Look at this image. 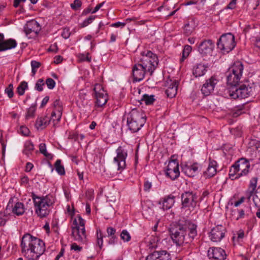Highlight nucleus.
Here are the masks:
<instances>
[{
	"instance_id": "45",
	"label": "nucleus",
	"mask_w": 260,
	"mask_h": 260,
	"mask_svg": "<svg viewBox=\"0 0 260 260\" xmlns=\"http://www.w3.org/2000/svg\"><path fill=\"white\" fill-rule=\"evenodd\" d=\"M182 172L184 173L186 176L188 177H193V174L191 172V169L189 166H185L182 167Z\"/></svg>"
},
{
	"instance_id": "34",
	"label": "nucleus",
	"mask_w": 260,
	"mask_h": 260,
	"mask_svg": "<svg viewBox=\"0 0 260 260\" xmlns=\"http://www.w3.org/2000/svg\"><path fill=\"white\" fill-rule=\"evenodd\" d=\"M28 88L27 83L25 81H22L17 88V92L20 95L24 94L25 90Z\"/></svg>"
},
{
	"instance_id": "49",
	"label": "nucleus",
	"mask_w": 260,
	"mask_h": 260,
	"mask_svg": "<svg viewBox=\"0 0 260 260\" xmlns=\"http://www.w3.org/2000/svg\"><path fill=\"white\" fill-rule=\"evenodd\" d=\"M193 29L191 26H190L189 23H187L184 25V34L188 36H189L192 32Z\"/></svg>"
},
{
	"instance_id": "55",
	"label": "nucleus",
	"mask_w": 260,
	"mask_h": 260,
	"mask_svg": "<svg viewBox=\"0 0 260 260\" xmlns=\"http://www.w3.org/2000/svg\"><path fill=\"white\" fill-rule=\"evenodd\" d=\"M237 0H232L226 7V9H234L236 7Z\"/></svg>"
},
{
	"instance_id": "48",
	"label": "nucleus",
	"mask_w": 260,
	"mask_h": 260,
	"mask_svg": "<svg viewBox=\"0 0 260 260\" xmlns=\"http://www.w3.org/2000/svg\"><path fill=\"white\" fill-rule=\"evenodd\" d=\"M82 6V2L80 0H74V3L71 4V7L74 10L79 9Z\"/></svg>"
},
{
	"instance_id": "25",
	"label": "nucleus",
	"mask_w": 260,
	"mask_h": 260,
	"mask_svg": "<svg viewBox=\"0 0 260 260\" xmlns=\"http://www.w3.org/2000/svg\"><path fill=\"white\" fill-rule=\"evenodd\" d=\"M50 120L47 116L38 117L36 121V127L38 129L44 128L49 124Z\"/></svg>"
},
{
	"instance_id": "9",
	"label": "nucleus",
	"mask_w": 260,
	"mask_h": 260,
	"mask_svg": "<svg viewBox=\"0 0 260 260\" xmlns=\"http://www.w3.org/2000/svg\"><path fill=\"white\" fill-rule=\"evenodd\" d=\"M181 198L183 207L194 208L196 207L198 200V196L196 192L189 191H185L182 193Z\"/></svg>"
},
{
	"instance_id": "23",
	"label": "nucleus",
	"mask_w": 260,
	"mask_h": 260,
	"mask_svg": "<svg viewBox=\"0 0 260 260\" xmlns=\"http://www.w3.org/2000/svg\"><path fill=\"white\" fill-rule=\"evenodd\" d=\"M168 84V87L166 90V93L168 97L173 98L177 94L178 82L176 80L174 81L171 80L170 83Z\"/></svg>"
},
{
	"instance_id": "17",
	"label": "nucleus",
	"mask_w": 260,
	"mask_h": 260,
	"mask_svg": "<svg viewBox=\"0 0 260 260\" xmlns=\"http://www.w3.org/2000/svg\"><path fill=\"white\" fill-rule=\"evenodd\" d=\"M208 256L211 260H224L226 254L222 248L212 247L208 250Z\"/></svg>"
},
{
	"instance_id": "14",
	"label": "nucleus",
	"mask_w": 260,
	"mask_h": 260,
	"mask_svg": "<svg viewBox=\"0 0 260 260\" xmlns=\"http://www.w3.org/2000/svg\"><path fill=\"white\" fill-rule=\"evenodd\" d=\"M214 47V43L211 40L202 41L198 47V51L203 57L211 56Z\"/></svg>"
},
{
	"instance_id": "54",
	"label": "nucleus",
	"mask_w": 260,
	"mask_h": 260,
	"mask_svg": "<svg viewBox=\"0 0 260 260\" xmlns=\"http://www.w3.org/2000/svg\"><path fill=\"white\" fill-rule=\"evenodd\" d=\"M151 186H152L151 182H149L148 181H146L144 182V190L145 191H149L150 189L151 188Z\"/></svg>"
},
{
	"instance_id": "53",
	"label": "nucleus",
	"mask_w": 260,
	"mask_h": 260,
	"mask_svg": "<svg viewBox=\"0 0 260 260\" xmlns=\"http://www.w3.org/2000/svg\"><path fill=\"white\" fill-rule=\"evenodd\" d=\"M107 233L108 237L113 236L115 235L116 230L112 227H108L107 229Z\"/></svg>"
},
{
	"instance_id": "26",
	"label": "nucleus",
	"mask_w": 260,
	"mask_h": 260,
	"mask_svg": "<svg viewBox=\"0 0 260 260\" xmlns=\"http://www.w3.org/2000/svg\"><path fill=\"white\" fill-rule=\"evenodd\" d=\"M175 197L170 194L164 199L162 203V208L164 210H167L170 209L175 203Z\"/></svg>"
},
{
	"instance_id": "36",
	"label": "nucleus",
	"mask_w": 260,
	"mask_h": 260,
	"mask_svg": "<svg viewBox=\"0 0 260 260\" xmlns=\"http://www.w3.org/2000/svg\"><path fill=\"white\" fill-rule=\"evenodd\" d=\"M55 170L60 175L65 174V171L63 166L61 165V160L57 159L55 164Z\"/></svg>"
},
{
	"instance_id": "60",
	"label": "nucleus",
	"mask_w": 260,
	"mask_h": 260,
	"mask_svg": "<svg viewBox=\"0 0 260 260\" xmlns=\"http://www.w3.org/2000/svg\"><path fill=\"white\" fill-rule=\"evenodd\" d=\"M110 238L109 241V243L110 244H114L117 242V237L116 235H114L113 236H110Z\"/></svg>"
},
{
	"instance_id": "30",
	"label": "nucleus",
	"mask_w": 260,
	"mask_h": 260,
	"mask_svg": "<svg viewBox=\"0 0 260 260\" xmlns=\"http://www.w3.org/2000/svg\"><path fill=\"white\" fill-rule=\"evenodd\" d=\"M257 177H253L250 180L249 185V193L250 196H252V194L256 192L255 189L257 186Z\"/></svg>"
},
{
	"instance_id": "13",
	"label": "nucleus",
	"mask_w": 260,
	"mask_h": 260,
	"mask_svg": "<svg viewBox=\"0 0 260 260\" xmlns=\"http://www.w3.org/2000/svg\"><path fill=\"white\" fill-rule=\"evenodd\" d=\"M72 237L75 240L79 242H83L86 239V232L85 228L80 229L78 225L77 219H75L72 226Z\"/></svg>"
},
{
	"instance_id": "62",
	"label": "nucleus",
	"mask_w": 260,
	"mask_h": 260,
	"mask_svg": "<svg viewBox=\"0 0 260 260\" xmlns=\"http://www.w3.org/2000/svg\"><path fill=\"white\" fill-rule=\"evenodd\" d=\"M51 119L53 121L56 120L59 121L60 120L57 119V111H53L51 113Z\"/></svg>"
},
{
	"instance_id": "35",
	"label": "nucleus",
	"mask_w": 260,
	"mask_h": 260,
	"mask_svg": "<svg viewBox=\"0 0 260 260\" xmlns=\"http://www.w3.org/2000/svg\"><path fill=\"white\" fill-rule=\"evenodd\" d=\"M36 111V104L32 105L27 109V113L25 115V118L28 119L30 118H33L35 116Z\"/></svg>"
},
{
	"instance_id": "11",
	"label": "nucleus",
	"mask_w": 260,
	"mask_h": 260,
	"mask_svg": "<svg viewBox=\"0 0 260 260\" xmlns=\"http://www.w3.org/2000/svg\"><path fill=\"white\" fill-rule=\"evenodd\" d=\"M117 156L114 158V163L117 166L118 170H123L126 166L125 159L127 157V151L121 146L116 149Z\"/></svg>"
},
{
	"instance_id": "1",
	"label": "nucleus",
	"mask_w": 260,
	"mask_h": 260,
	"mask_svg": "<svg viewBox=\"0 0 260 260\" xmlns=\"http://www.w3.org/2000/svg\"><path fill=\"white\" fill-rule=\"evenodd\" d=\"M169 232L173 241L178 246L191 242L197 235V225L189 220L171 225Z\"/></svg>"
},
{
	"instance_id": "41",
	"label": "nucleus",
	"mask_w": 260,
	"mask_h": 260,
	"mask_svg": "<svg viewBox=\"0 0 260 260\" xmlns=\"http://www.w3.org/2000/svg\"><path fill=\"white\" fill-rule=\"evenodd\" d=\"M179 169V165L176 160H172L169 161L167 168L166 170H173L176 169L177 170Z\"/></svg>"
},
{
	"instance_id": "28",
	"label": "nucleus",
	"mask_w": 260,
	"mask_h": 260,
	"mask_svg": "<svg viewBox=\"0 0 260 260\" xmlns=\"http://www.w3.org/2000/svg\"><path fill=\"white\" fill-rule=\"evenodd\" d=\"M165 174L166 175L170 178L171 180H174L179 176L180 172L179 169H177V170L176 169L166 170Z\"/></svg>"
},
{
	"instance_id": "59",
	"label": "nucleus",
	"mask_w": 260,
	"mask_h": 260,
	"mask_svg": "<svg viewBox=\"0 0 260 260\" xmlns=\"http://www.w3.org/2000/svg\"><path fill=\"white\" fill-rule=\"evenodd\" d=\"M77 221L78 225L80 226V229L85 228V221L81 216L78 217Z\"/></svg>"
},
{
	"instance_id": "61",
	"label": "nucleus",
	"mask_w": 260,
	"mask_h": 260,
	"mask_svg": "<svg viewBox=\"0 0 260 260\" xmlns=\"http://www.w3.org/2000/svg\"><path fill=\"white\" fill-rule=\"evenodd\" d=\"M57 50V46L56 43H54V44L51 45L48 49V51L54 52H56Z\"/></svg>"
},
{
	"instance_id": "56",
	"label": "nucleus",
	"mask_w": 260,
	"mask_h": 260,
	"mask_svg": "<svg viewBox=\"0 0 260 260\" xmlns=\"http://www.w3.org/2000/svg\"><path fill=\"white\" fill-rule=\"evenodd\" d=\"M189 167L191 169V172L193 173V176H194L196 173L198 171L199 169L198 164L197 163H194L193 165L189 166Z\"/></svg>"
},
{
	"instance_id": "50",
	"label": "nucleus",
	"mask_w": 260,
	"mask_h": 260,
	"mask_svg": "<svg viewBox=\"0 0 260 260\" xmlns=\"http://www.w3.org/2000/svg\"><path fill=\"white\" fill-rule=\"evenodd\" d=\"M71 35L70 29L68 28H64L61 32V36L65 39H68Z\"/></svg>"
},
{
	"instance_id": "37",
	"label": "nucleus",
	"mask_w": 260,
	"mask_h": 260,
	"mask_svg": "<svg viewBox=\"0 0 260 260\" xmlns=\"http://www.w3.org/2000/svg\"><path fill=\"white\" fill-rule=\"evenodd\" d=\"M191 47L189 45H185L184 49L182 51V57L181 59V61H183L184 58H186L189 54L191 51Z\"/></svg>"
},
{
	"instance_id": "8",
	"label": "nucleus",
	"mask_w": 260,
	"mask_h": 260,
	"mask_svg": "<svg viewBox=\"0 0 260 260\" xmlns=\"http://www.w3.org/2000/svg\"><path fill=\"white\" fill-rule=\"evenodd\" d=\"M217 45L223 53H229L236 45L234 35L231 33L222 35L218 40Z\"/></svg>"
},
{
	"instance_id": "7",
	"label": "nucleus",
	"mask_w": 260,
	"mask_h": 260,
	"mask_svg": "<svg viewBox=\"0 0 260 260\" xmlns=\"http://www.w3.org/2000/svg\"><path fill=\"white\" fill-rule=\"evenodd\" d=\"M243 67L242 63L238 62L231 68L227 73V83L230 85L229 88L237 86L242 74Z\"/></svg>"
},
{
	"instance_id": "16",
	"label": "nucleus",
	"mask_w": 260,
	"mask_h": 260,
	"mask_svg": "<svg viewBox=\"0 0 260 260\" xmlns=\"http://www.w3.org/2000/svg\"><path fill=\"white\" fill-rule=\"evenodd\" d=\"M218 82V80L215 76H213L209 79L206 81V82L203 85L201 91L205 96L209 95L213 91L215 85Z\"/></svg>"
},
{
	"instance_id": "47",
	"label": "nucleus",
	"mask_w": 260,
	"mask_h": 260,
	"mask_svg": "<svg viewBox=\"0 0 260 260\" xmlns=\"http://www.w3.org/2000/svg\"><path fill=\"white\" fill-rule=\"evenodd\" d=\"M46 84L49 89H52L55 86V82L53 79L48 78L46 80Z\"/></svg>"
},
{
	"instance_id": "6",
	"label": "nucleus",
	"mask_w": 260,
	"mask_h": 260,
	"mask_svg": "<svg viewBox=\"0 0 260 260\" xmlns=\"http://www.w3.org/2000/svg\"><path fill=\"white\" fill-rule=\"evenodd\" d=\"M227 92L231 98L245 99L253 94L254 88L252 87L246 86L244 84L240 85L239 87H232V88H228Z\"/></svg>"
},
{
	"instance_id": "52",
	"label": "nucleus",
	"mask_w": 260,
	"mask_h": 260,
	"mask_svg": "<svg viewBox=\"0 0 260 260\" xmlns=\"http://www.w3.org/2000/svg\"><path fill=\"white\" fill-rule=\"evenodd\" d=\"M7 217L2 212H0V226H4L7 222Z\"/></svg>"
},
{
	"instance_id": "29",
	"label": "nucleus",
	"mask_w": 260,
	"mask_h": 260,
	"mask_svg": "<svg viewBox=\"0 0 260 260\" xmlns=\"http://www.w3.org/2000/svg\"><path fill=\"white\" fill-rule=\"evenodd\" d=\"M53 106L56 111H57V119L60 120L62 115V105L59 100H56L53 103Z\"/></svg>"
},
{
	"instance_id": "33",
	"label": "nucleus",
	"mask_w": 260,
	"mask_h": 260,
	"mask_svg": "<svg viewBox=\"0 0 260 260\" xmlns=\"http://www.w3.org/2000/svg\"><path fill=\"white\" fill-rule=\"evenodd\" d=\"M239 171H238L237 168L235 167V164H234L230 168L229 171V176L232 180H235L239 179L240 177H237L238 174L239 173Z\"/></svg>"
},
{
	"instance_id": "46",
	"label": "nucleus",
	"mask_w": 260,
	"mask_h": 260,
	"mask_svg": "<svg viewBox=\"0 0 260 260\" xmlns=\"http://www.w3.org/2000/svg\"><path fill=\"white\" fill-rule=\"evenodd\" d=\"M95 18V16H90L88 18L86 19L81 24V27H84L90 24Z\"/></svg>"
},
{
	"instance_id": "21",
	"label": "nucleus",
	"mask_w": 260,
	"mask_h": 260,
	"mask_svg": "<svg viewBox=\"0 0 260 260\" xmlns=\"http://www.w3.org/2000/svg\"><path fill=\"white\" fill-rule=\"evenodd\" d=\"M17 46V42L15 40L10 39L4 40V36L3 34H0V51L15 48Z\"/></svg>"
},
{
	"instance_id": "58",
	"label": "nucleus",
	"mask_w": 260,
	"mask_h": 260,
	"mask_svg": "<svg viewBox=\"0 0 260 260\" xmlns=\"http://www.w3.org/2000/svg\"><path fill=\"white\" fill-rule=\"evenodd\" d=\"M242 109H238L235 111H233L231 114L232 115L233 117H238V116L240 115L241 114H242Z\"/></svg>"
},
{
	"instance_id": "27",
	"label": "nucleus",
	"mask_w": 260,
	"mask_h": 260,
	"mask_svg": "<svg viewBox=\"0 0 260 260\" xmlns=\"http://www.w3.org/2000/svg\"><path fill=\"white\" fill-rule=\"evenodd\" d=\"M12 211L13 213L18 216L22 215L24 213L23 204L20 202L16 203Z\"/></svg>"
},
{
	"instance_id": "63",
	"label": "nucleus",
	"mask_w": 260,
	"mask_h": 260,
	"mask_svg": "<svg viewBox=\"0 0 260 260\" xmlns=\"http://www.w3.org/2000/svg\"><path fill=\"white\" fill-rule=\"evenodd\" d=\"M33 167L34 165L31 163L27 162L25 167V171L27 172H30Z\"/></svg>"
},
{
	"instance_id": "19",
	"label": "nucleus",
	"mask_w": 260,
	"mask_h": 260,
	"mask_svg": "<svg viewBox=\"0 0 260 260\" xmlns=\"http://www.w3.org/2000/svg\"><path fill=\"white\" fill-rule=\"evenodd\" d=\"M144 68L143 65L139 63L135 64L133 67L132 72L134 81L140 82L144 79L146 73L148 72Z\"/></svg>"
},
{
	"instance_id": "39",
	"label": "nucleus",
	"mask_w": 260,
	"mask_h": 260,
	"mask_svg": "<svg viewBox=\"0 0 260 260\" xmlns=\"http://www.w3.org/2000/svg\"><path fill=\"white\" fill-rule=\"evenodd\" d=\"M97 234V245L99 246L100 249L102 248L103 243V236L102 233L100 230H98L96 231Z\"/></svg>"
},
{
	"instance_id": "44",
	"label": "nucleus",
	"mask_w": 260,
	"mask_h": 260,
	"mask_svg": "<svg viewBox=\"0 0 260 260\" xmlns=\"http://www.w3.org/2000/svg\"><path fill=\"white\" fill-rule=\"evenodd\" d=\"M5 91L9 98H12L14 95L13 84L12 83L10 84L8 87L5 89Z\"/></svg>"
},
{
	"instance_id": "31",
	"label": "nucleus",
	"mask_w": 260,
	"mask_h": 260,
	"mask_svg": "<svg viewBox=\"0 0 260 260\" xmlns=\"http://www.w3.org/2000/svg\"><path fill=\"white\" fill-rule=\"evenodd\" d=\"M34 149V146L33 144L31 142L28 141L25 143L24 149L23 152L24 154L28 156Z\"/></svg>"
},
{
	"instance_id": "51",
	"label": "nucleus",
	"mask_w": 260,
	"mask_h": 260,
	"mask_svg": "<svg viewBox=\"0 0 260 260\" xmlns=\"http://www.w3.org/2000/svg\"><path fill=\"white\" fill-rule=\"evenodd\" d=\"M20 132L23 136H27L29 135L30 131L27 127L21 126L20 128Z\"/></svg>"
},
{
	"instance_id": "64",
	"label": "nucleus",
	"mask_w": 260,
	"mask_h": 260,
	"mask_svg": "<svg viewBox=\"0 0 260 260\" xmlns=\"http://www.w3.org/2000/svg\"><path fill=\"white\" fill-rule=\"evenodd\" d=\"M49 98L48 96H46L42 100L40 107L43 108L48 102Z\"/></svg>"
},
{
	"instance_id": "38",
	"label": "nucleus",
	"mask_w": 260,
	"mask_h": 260,
	"mask_svg": "<svg viewBox=\"0 0 260 260\" xmlns=\"http://www.w3.org/2000/svg\"><path fill=\"white\" fill-rule=\"evenodd\" d=\"M39 150L41 153L44 154V156H45L46 157L48 158H52V155L50 153H48L47 152L46 148V145L45 143H41L39 145Z\"/></svg>"
},
{
	"instance_id": "12",
	"label": "nucleus",
	"mask_w": 260,
	"mask_h": 260,
	"mask_svg": "<svg viewBox=\"0 0 260 260\" xmlns=\"http://www.w3.org/2000/svg\"><path fill=\"white\" fill-rule=\"evenodd\" d=\"M41 29L40 25L35 20L28 21L24 27L25 33L29 38L36 37Z\"/></svg>"
},
{
	"instance_id": "5",
	"label": "nucleus",
	"mask_w": 260,
	"mask_h": 260,
	"mask_svg": "<svg viewBox=\"0 0 260 260\" xmlns=\"http://www.w3.org/2000/svg\"><path fill=\"white\" fill-rule=\"evenodd\" d=\"M142 57L140 59L139 64L143 65L144 68L152 75L158 64V58L157 56L150 51H148L144 55L142 53Z\"/></svg>"
},
{
	"instance_id": "2",
	"label": "nucleus",
	"mask_w": 260,
	"mask_h": 260,
	"mask_svg": "<svg viewBox=\"0 0 260 260\" xmlns=\"http://www.w3.org/2000/svg\"><path fill=\"white\" fill-rule=\"evenodd\" d=\"M20 247L23 256L30 260L38 259L45 250L44 242L28 233L22 237Z\"/></svg>"
},
{
	"instance_id": "42",
	"label": "nucleus",
	"mask_w": 260,
	"mask_h": 260,
	"mask_svg": "<svg viewBox=\"0 0 260 260\" xmlns=\"http://www.w3.org/2000/svg\"><path fill=\"white\" fill-rule=\"evenodd\" d=\"M120 238L124 242H128L131 238V237L128 232L124 230L122 231L120 234Z\"/></svg>"
},
{
	"instance_id": "40",
	"label": "nucleus",
	"mask_w": 260,
	"mask_h": 260,
	"mask_svg": "<svg viewBox=\"0 0 260 260\" xmlns=\"http://www.w3.org/2000/svg\"><path fill=\"white\" fill-rule=\"evenodd\" d=\"M31 66L32 76H34L37 72V69L41 66V63L36 60H32Z\"/></svg>"
},
{
	"instance_id": "10",
	"label": "nucleus",
	"mask_w": 260,
	"mask_h": 260,
	"mask_svg": "<svg viewBox=\"0 0 260 260\" xmlns=\"http://www.w3.org/2000/svg\"><path fill=\"white\" fill-rule=\"evenodd\" d=\"M93 90L95 93L96 106L102 107L105 105L108 101V96L102 86L100 84H95Z\"/></svg>"
},
{
	"instance_id": "22",
	"label": "nucleus",
	"mask_w": 260,
	"mask_h": 260,
	"mask_svg": "<svg viewBox=\"0 0 260 260\" xmlns=\"http://www.w3.org/2000/svg\"><path fill=\"white\" fill-rule=\"evenodd\" d=\"M216 161L209 159V163L207 170L204 172L203 176L205 178H209L213 177L216 174Z\"/></svg>"
},
{
	"instance_id": "3",
	"label": "nucleus",
	"mask_w": 260,
	"mask_h": 260,
	"mask_svg": "<svg viewBox=\"0 0 260 260\" xmlns=\"http://www.w3.org/2000/svg\"><path fill=\"white\" fill-rule=\"evenodd\" d=\"M146 122V116L141 109H133L127 116V125L132 133L138 132Z\"/></svg>"
},
{
	"instance_id": "15",
	"label": "nucleus",
	"mask_w": 260,
	"mask_h": 260,
	"mask_svg": "<svg viewBox=\"0 0 260 260\" xmlns=\"http://www.w3.org/2000/svg\"><path fill=\"white\" fill-rule=\"evenodd\" d=\"M235 167L237 168L239 173L238 174L237 177H241L247 175L249 172L250 167L249 162L245 158H241L235 162Z\"/></svg>"
},
{
	"instance_id": "32",
	"label": "nucleus",
	"mask_w": 260,
	"mask_h": 260,
	"mask_svg": "<svg viewBox=\"0 0 260 260\" xmlns=\"http://www.w3.org/2000/svg\"><path fill=\"white\" fill-rule=\"evenodd\" d=\"M155 99L154 98V95L145 94L143 95V97L141 99L142 101H144L146 105H150L153 104Z\"/></svg>"
},
{
	"instance_id": "24",
	"label": "nucleus",
	"mask_w": 260,
	"mask_h": 260,
	"mask_svg": "<svg viewBox=\"0 0 260 260\" xmlns=\"http://www.w3.org/2000/svg\"><path fill=\"white\" fill-rule=\"evenodd\" d=\"M207 66L202 63L196 64L193 69V75L196 77H199L205 74L207 71Z\"/></svg>"
},
{
	"instance_id": "4",
	"label": "nucleus",
	"mask_w": 260,
	"mask_h": 260,
	"mask_svg": "<svg viewBox=\"0 0 260 260\" xmlns=\"http://www.w3.org/2000/svg\"><path fill=\"white\" fill-rule=\"evenodd\" d=\"M36 214L41 217H44L50 212L49 207L52 204L51 200L46 196L41 197L32 193L31 195Z\"/></svg>"
},
{
	"instance_id": "20",
	"label": "nucleus",
	"mask_w": 260,
	"mask_h": 260,
	"mask_svg": "<svg viewBox=\"0 0 260 260\" xmlns=\"http://www.w3.org/2000/svg\"><path fill=\"white\" fill-rule=\"evenodd\" d=\"M145 260H171V257L166 250L155 251L149 254Z\"/></svg>"
},
{
	"instance_id": "18",
	"label": "nucleus",
	"mask_w": 260,
	"mask_h": 260,
	"mask_svg": "<svg viewBox=\"0 0 260 260\" xmlns=\"http://www.w3.org/2000/svg\"><path fill=\"white\" fill-rule=\"evenodd\" d=\"M225 228L222 225H218L213 228L210 232V239L213 242H219L224 237Z\"/></svg>"
},
{
	"instance_id": "43",
	"label": "nucleus",
	"mask_w": 260,
	"mask_h": 260,
	"mask_svg": "<svg viewBox=\"0 0 260 260\" xmlns=\"http://www.w3.org/2000/svg\"><path fill=\"white\" fill-rule=\"evenodd\" d=\"M45 85L44 81L43 79H39L37 80L35 88L39 91H42L43 89V86Z\"/></svg>"
},
{
	"instance_id": "57",
	"label": "nucleus",
	"mask_w": 260,
	"mask_h": 260,
	"mask_svg": "<svg viewBox=\"0 0 260 260\" xmlns=\"http://www.w3.org/2000/svg\"><path fill=\"white\" fill-rule=\"evenodd\" d=\"M71 250H74L76 251H80L82 250V247L81 246H79L76 243H74L72 244L71 246Z\"/></svg>"
}]
</instances>
